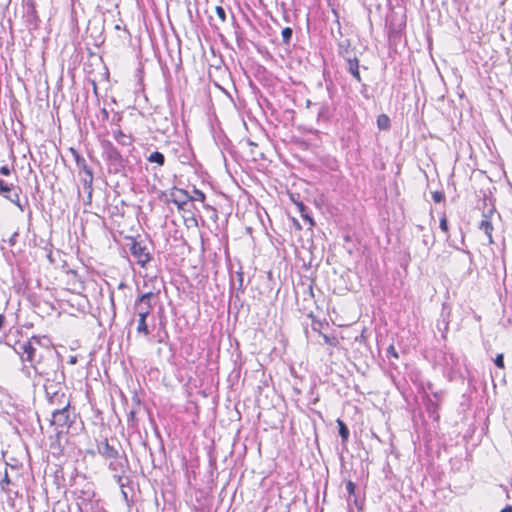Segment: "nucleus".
<instances>
[{
  "mask_svg": "<svg viewBox=\"0 0 512 512\" xmlns=\"http://www.w3.org/2000/svg\"><path fill=\"white\" fill-rule=\"evenodd\" d=\"M97 453L105 459H109V470L115 482L121 488L123 498L128 501V493L125 488L128 486V459L122 445L116 438H104L97 441Z\"/></svg>",
  "mask_w": 512,
  "mask_h": 512,
  "instance_id": "1",
  "label": "nucleus"
},
{
  "mask_svg": "<svg viewBox=\"0 0 512 512\" xmlns=\"http://www.w3.org/2000/svg\"><path fill=\"white\" fill-rule=\"evenodd\" d=\"M31 366L34 373L45 382L65 381L61 355L51 347L40 351L38 358Z\"/></svg>",
  "mask_w": 512,
  "mask_h": 512,
  "instance_id": "2",
  "label": "nucleus"
},
{
  "mask_svg": "<svg viewBox=\"0 0 512 512\" xmlns=\"http://www.w3.org/2000/svg\"><path fill=\"white\" fill-rule=\"evenodd\" d=\"M104 153L107 159L109 181L115 186L116 192L120 195L125 192L128 186L126 174V159L123 158L118 149L110 142L104 145Z\"/></svg>",
  "mask_w": 512,
  "mask_h": 512,
  "instance_id": "3",
  "label": "nucleus"
},
{
  "mask_svg": "<svg viewBox=\"0 0 512 512\" xmlns=\"http://www.w3.org/2000/svg\"><path fill=\"white\" fill-rule=\"evenodd\" d=\"M130 253L142 268L146 267L147 263L152 260L149 242L145 239L130 236Z\"/></svg>",
  "mask_w": 512,
  "mask_h": 512,
  "instance_id": "4",
  "label": "nucleus"
},
{
  "mask_svg": "<svg viewBox=\"0 0 512 512\" xmlns=\"http://www.w3.org/2000/svg\"><path fill=\"white\" fill-rule=\"evenodd\" d=\"M36 345H40V338L33 336L31 339L25 342H19L16 352L20 355L22 362H28L31 366L37 360L39 351Z\"/></svg>",
  "mask_w": 512,
  "mask_h": 512,
  "instance_id": "5",
  "label": "nucleus"
},
{
  "mask_svg": "<svg viewBox=\"0 0 512 512\" xmlns=\"http://www.w3.org/2000/svg\"><path fill=\"white\" fill-rule=\"evenodd\" d=\"M23 19L30 30L39 28L41 20L36 10L35 0H23Z\"/></svg>",
  "mask_w": 512,
  "mask_h": 512,
  "instance_id": "6",
  "label": "nucleus"
},
{
  "mask_svg": "<svg viewBox=\"0 0 512 512\" xmlns=\"http://www.w3.org/2000/svg\"><path fill=\"white\" fill-rule=\"evenodd\" d=\"M155 299L156 295L152 292H147L139 296L134 305L135 313L142 317L150 315Z\"/></svg>",
  "mask_w": 512,
  "mask_h": 512,
  "instance_id": "7",
  "label": "nucleus"
},
{
  "mask_svg": "<svg viewBox=\"0 0 512 512\" xmlns=\"http://www.w3.org/2000/svg\"><path fill=\"white\" fill-rule=\"evenodd\" d=\"M191 198L192 197L189 195V193L186 190L177 188V187H173L170 189L168 198L166 201L174 203L177 206L178 210L188 211L186 209V206L190 202Z\"/></svg>",
  "mask_w": 512,
  "mask_h": 512,
  "instance_id": "8",
  "label": "nucleus"
},
{
  "mask_svg": "<svg viewBox=\"0 0 512 512\" xmlns=\"http://www.w3.org/2000/svg\"><path fill=\"white\" fill-rule=\"evenodd\" d=\"M20 192L21 189L19 187L14 186L13 184H8L3 179H0V195L14 203L21 209V211H23V207L20 204Z\"/></svg>",
  "mask_w": 512,
  "mask_h": 512,
  "instance_id": "9",
  "label": "nucleus"
},
{
  "mask_svg": "<svg viewBox=\"0 0 512 512\" xmlns=\"http://www.w3.org/2000/svg\"><path fill=\"white\" fill-rule=\"evenodd\" d=\"M436 363L440 365L445 372H454L458 365V359L450 352L440 350L436 355Z\"/></svg>",
  "mask_w": 512,
  "mask_h": 512,
  "instance_id": "10",
  "label": "nucleus"
},
{
  "mask_svg": "<svg viewBox=\"0 0 512 512\" xmlns=\"http://www.w3.org/2000/svg\"><path fill=\"white\" fill-rule=\"evenodd\" d=\"M71 423L70 407L53 409L51 425L63 428L70 427Z\"/></svg>",
  "mask_w": 512,
  "mask_h": 512,
  "instance_id": "11",
  "label": "nucleus"
},
{
  "mask_svg": "<svg viewBox=\"0 0 512 512\" xmlns=\"http://www.w3.org/2000/svg\"><path fill=\"white\" fill-rule=\"evenodd\" d=\"M64 383L65 381L45 382L44 389L47 399H57V397L63 399Z\"/></svg>",
  "mask_w": 512,
  "mask_h": 512,
  "instance_id": "12",
  "label": "nucleus"
},
{
  "mask_svg": "<svg viewBox=\"0 0 512 512\" xmlns=\"http://www.w3.org/2000/svg\"><path fill=\"white\" fill-rule=\"evenodd\" d=\"M94 493L81 491L77 497V506L80 512H94L95 503L92 501Z\"/></svg>",
  "mask_w": 512,
  "mask_h": 512,
  "instance_id": "13",
  "label": "nucleus"
},
{
  "mask_svg": "<svg viewBox=\"0 0 512 512\" xmlns=\"http://www.w3.org/2000/svg\"><path fill=\"white\" fill-rule=\"evenodd\" d=\"M344 60L346 62V70L358 83H361L362 78L360 75V65L358 58L355 55H344Z\"/></svg>",
  "mask_w": 512,
  "mask_h": 512,
  "instance_id": "14",
  "label": "nucleus"
},
{
  "mask_svg": "<svg viewBox=\"0 0 512 512\" xmlns=\"http://www.w3.org/2000/svg\"><path fill=\"white\" fill-rule=\"evenodd\" d=\"M494 213V207H490L487 211L483 212V220L479 223V229L482 230L486 236L488 237V242L492 244L493 237H492V231H493V225L491 221L489 220V217Z\"/></svg>",
  "mask_w": 512,
  "mask_h": 512,
  "instance_id": "15",
  "label": "nucleus"
},
{
  "mask_svg": "<svg viewBox=\"0 0 512 512\" xmlns=\"http://www.w3.org/2000/svg\"><path fill=\"white\" fill-rule=\"evenodd\" d=\"M122 120V116L118 115V114H115L113 119H112V135H113V138L115 139V141L122 145V146H125L126 145V134L121 130L118 122H120Z\"/></svg>",
  "mask_w": 512,
  "mask_h": 512,
  "instance_id": "16",
  "label": "nucleus"
},
{
  "mask_svg": "<svg viewBox=\"0 0 512 512\" xmlns=\"http://www.w3.org/2000/svg\"><path fill=\"white\" fill-rule=\"evenodd\" d=\"M80 180L83 184V189H84V192L87 193V196H88V199L89 201L91 200V197H92V192H93V188H92V184H93V172L92 171H86L85 174H80Z\"/></svg>",
  "mask_w": 512,
  "mask_h": 512,
  "instance_id": "17",
  "label": "nucleus"
},
{
  "mask_svg": "<svg viewBox=\"0 0 512 512\" xmlns=\"http://www.w3.org/2000/svg\"><path fill=\"white\" fill-rule=\"evenodd\" d=\"M92 423L94 426L98 427L100 429V432L102 429H105V420L102 411L99 409H93L92 410Z\"/></svg>",
  "mask_w": 512,
  "mask_h": 512,
  "instance_id": "18",
  "label": "nucleus"
},
{
  "mask_svg": "<svg viewBox=\"0 0 512 512\" xmlns=\"http://www.w3.org/2000/svg\"><path fill=\"white\" fill-rule=\"evenodd\" d=\"M336 422H337V425L339 428V435L341 437V442L343 445H346V443L348 442V439H349V435H350L349 429H348L347 425L344 423V421H342L341 419H337Z\"/></svg>",
  "mask_w": 512,
  "mask_h": 512,
  "instance_id": "19",
  "label": "nucleus"
},
{
  "mask_svg": "<svg viewBox=\"0 0 512 512\" xmlns=\"http://www.w3.org/2000/svg\"><path fill=\"white\" fill-rule=\"evenodd\" d=\"M49 404L55 406V408L70 407V400L66 393H63V399L57 397V399H48Z\"/></svg>",
  "mask_w": 512,
  "mask_h": 512,
  "instance_id": "20",
  "label": "nucleus"
},
{
  "mask_svg": "<svg viewBox=\"0 0 512 512\" xmlns=\"http://www.w3.org/2000/svg\"><path fill=\"white\" fill-rule=\"evenodd\" d=\"M244 275L243 272H236V275H231V286L237 290L243 291L244 289Z\"/></svg>",
  "mask_w": 512,
  "mask_h": 512,
  "instance_id": "21",
  "label": "nucleus"
},
{
  "mask_svg": "<svg viewBox=\"0 0 512 512\" xmlns=\"http://www.w3.org/2000/svg\"><path fill=\"white\" fill-rule=\"evenodd\" d=\"M147 160L152 163H157L159 166H163L165 163V156L161 152L154 151L147 157Z\"/></svg>",
  "mask_w": 512,
  "mask_h": 512,
  "instance_id": "22",
  "label": "nucleus"
},
{
  "mask_svg": "<svg viewBox=\"0 0 512 512\" xmlns=\"http://www.w3.org/2000/svg\"><path fill=\"white\" fill-rule=\"evenodd\" d=\"M377 127L380 130H388L390 128V119L386 114H380L377 117Z\"/></svg>",
  "mask_w": 512,
  "mask_h": 512,
  "instance_id": "23",
  "label": "nucleus"
},
{
  "mask_svg": "<svg viewBox=\"0 0 512 512\" xmlns=\"http://www.w3.org/2000/svg\"><path fill=\"white\" fill-rule=\"evenodd\" d=\"M143 67L142 65L140 64L139 67L136 69L135 71V77L137 78V89L135 90V93L139 92V91H143Z\"/></svg>",
  "mask_w": 512,
  "mask_h": 512,
  "instance_id": "24",
  "label": "nucleus"
},
{
  "mask_svg": "<svg viewBox=\"0 0 512 512\" xmlns=\"http://www.w3.org/2000/svg\"><path fill=\"white\" fill-rule=\"evenodd\" d=\"M292 35H293V30L290 27H285L281 32L283 44L290 45L291 40H292Z\"/></svg>",
  "mask_w": 512,
  "mask_h": 512,
  "instance_id": "25",
  "label": "nucleus"
},
{
  "mask_svg": "<svg viewBox=\"0 0 512 512\" xmlns=\"http://www.w3.org/2000/svg\"><path fill=\"white\" fill-rule=\"evenodd\" d=\"M137 331L138 333H143L144 335L149 333L148 326L146 324V317L139 316Z\"/></svg>",
  "mask_w": 512,
  "mask_h": 512,
  "instance_id": "26",
  "label": "nucleus"
},
{
  "mask_svg": "<svg viewBox=\"0 0 512 512\" xmlns=\"http://www.w3.org/2000/svg\"><path fill=\"white\" fill-rule=\"evenodd\" d=\"M317 117L318 120L322 119L324 121H327L330 117L329 107L327 105H321Z\"/></svg>",
  "mask_w": 512,
  "mask_h": 512,
  "instance_id": "27",
  "label": "nucleus"
},
{
  "mask_svg": "<svg viewBox=\"0 0 512 512\" xmlns=\"http://www.w3.org/2000/svg\"><path fill=\"white\" fill-rule=\"evenodd\" d=\"M193 194L194 195L191 196L192 198L190 201H201V202L205 201L206 196L201 190L194 188Z\"/></svg>",
  "mask_w": 512,
  "mask_h": 512,
  "instance_id": "28",
  "label": "nucleus"
},
{
  "mask_svg": "<svg viewBox=\"0 0 512 512\" xmlns=\"http://www.w3.org/2000/svg\"><path fill=\"white\" fill-rule=\"evenodd\" d=\"M215 12H216L219 20L221 21V23L226 22V19H227L226 11L222 6H216Z\"/></svg>",
  "mask_w": 512,
  "mask_h": 512,
  "instance_id": "29",
  "label": "nucleus"
},
{
  "mask_svg": "<svg viewBox=\"0 0 512 512\" xmlns=\"http://www.w3.org/2000/svg\"><path fill=\"white\" fill-rule=\"evenodd\" d=\"M346 490L349 494V497L351 496H355V490H356V485L354 482H352L351 480H348L346 482Z\"/></svg>",
  "mask_w": 512,
  "mask_h": 512,
  "instance_id": "30",
  "label": "nucleus"
},
{
  "mask_svg": "<svg viewBox=\"0 0 512 512\" xmlns=\"http://www.w3.org/2000/svg\"><path fill=\"white\" fill-rule=\"evenodd\" d=\"M432 199L434 200V202L440 203L445 199V195L442 191H434L432 193Z\"/></svg>",
  "mask_w": 512,
  "mask_h": 512,
  "instance_id": "31",
  "label": "nucleus"
},
{
  "mask_svg": "<svg viewBox=\"0 0 512 512\" xmlns=\"http://www.w3.org/2000/svg\"><path fill=\"white\" fill-rule=\"evenodd\" d=\"M114 28H115L116 30H123V31H127V25H126L125 21H124L122 18H119V19L115 22Z\"/></svg>",
  "mask_w": 512,
  "mask_h": 512,
  "instance_id": "32",
  "label": "nucleus"
},
{
  "mask_svg": "<svg viewBox=\"0 0 512 512\" xmlns=\"http://www.w3.org/2000/svg\"><path fill=\"white\" fill-rule=\"evenodd\" d=\"M439 226L444 233H448V221L445 215L441 217Z\"/></svg>",
  "mask_w": 512,
  "mask_h": 512,
  "instance_id": "33",
  "label": "nucleus"
},
{
  "mask_svg": "<svg viewBox=\"0 0 512 512\" xmlns=\"http://www.w3.org/2000/svg\"><path fill=\"white\" fill-rule=\"evenodd\" d=\"M494 363L498 368L503 369L505 367L503 354H498L494 359Z\"/></svg>",
  "mask_w": 512,
  "mask_h": 512,
  "instance_id": "34",
  "label": "nucleus"
},
{
  "mask_svg": "<svg viewBox=\"0 0 512 512\" xmlns=\"http://www.w3.org/2000/svg\"><path fill=\"white\" fill-rule=\"evenodd\" d=\"M77 167L79 168V175L85 174L86 171H92V169L88 166L86 160L83 161L80 165H77Z\"/></svg>",
  "mask_w": 512,
  "mask_h": 512,
  "instance_id": "35",
  "label": "nucleus"
},
{
  "mask_svg": "<svg viewBox=\"0 0 512 512\" xmlns=\"http://www.w3.org/2000/svg\"><path fill=\"white\" fill-rule=\"evenodd\" d=\"M115 394H117L118 397L120 398V401H121V403L123 405V409H124V411H126L125 406H126V403H127V398H126L124 392L119 389L118 391L115 390Z\"/></svg>",
  "mask_w": 512,
  "mask_h": 512,
  "instance_id": "36",
  "label": "nucleus"
},
{
  "mask_svg": "<svg viewBox=\"0 0 512 512\" xmlns=\"http://www.w3.org/2000/svg\"><path fill=\"white\" fill-rule=\"evenodd\" d=\"M9 484H11V480L9 478V475H8L7 471H6L3 479L0 482L1 489L2 490H6V485H9Z\"/></svg>",
  "mask_w": 512,
  "mask_h": 512,
  "instance_id": "37",
  "label": "nucleus"
},
{
  "mask_svg": "<svg viewBox=\"0 0 512 512\" xmlns=\"http://www.w3.org/2000/svg\"><path fill=\"white\" fill-rule=\"evenodd\" d=\"M339 54L344 58V55H355L352 51L348 49V47H344L343 44L339 45Z\"/></svg>",
  "mask_w": 512,
  "mask_h": 512,
  "instance_id": "38",
  "label": "nucleus"
},
{
  "mask_svg": "<svg viewBox=\"0 0 512 512\" xmlns=\"http://www.w3.org/2000/svg\"><path fill=\"white\" fill-rule=\"evenodd\" d=\"M71 151L75 157L76 165H80L83 161H85L84 157H82L75 149L71 148Z\"/></svg>",
  "mask_w": 512,
  "mask_h": 512,
  "instance_id": "39",
  "label": "nucleus"
},
{
  "mask_svg": "<svg viewBox=\"0 0 512 512\" xmlns=\"http://www.w3.org/2000/svg\"><path fill=\"white\" fill-rule=\"evenodd\" d=\"M387 356H392L394 358H398L399 355L395 349V347L393 345H390L388 348H387Z\"/></svg>",
  "mask_w": 512,
  "mask_h": 512,
  "instance_id": "40",
  "label": "nucleus"
},
{
  "mask_svg": "<svg viewBox=\"0 0 512 512\" xmlns=\"http://www.w3.org/2000/svg\"><path fill=\"white\" fill-rule=\"evenodd\" d=\"M438 408V405L433 402L431 399H428V403H427V410L429 412H435Z\"/></svg>",
  "mask_w": 512,
  "mask_h": 512,
  "instance_id": "41",
  "label": "nucleus"
},
{
  "mask_svg": "<svg viewBox=\"0 0 512 512\" xmlns=\"http://www.w3.org/2000/svg\"><path fill=\"white\" fill-rule=\"evenodd\" d=\"M322 336H323V339H324L326 344L333 345V346L336 345L337 341H336V339L334 337L331 338V337H329L328 335H325V334H323Z\"/></svg>",
  "mask_w": 512,
  "mask_h": 512,
  "instance_id": "42",
  "label": "nucleus"
},
{
  "mask_svg": "<svg viewBox=\"0 0 512 512\" xmlns=\"http://www.w3.org/2000/svg\"><path fill=\"white\" fill-rule=\"evenodd\" d=\"M19 236V233L16 231L14 232L11 237L9 238V245L10 246H14L16 245V242H17V237Z\"/></svg>",
  "mask_w": 512,
  "mask_h": 512,
  "instance_id": "43",
  "label": "nucleus"
},
{
  "mask_svg": "<svg viewBox=\"0 0 512 512\" xmlns=\"http://www.w3.org/2000/svg\"><path fill=\"white\" fill-rule=\"evenodd\" d=\"M0 174L5 176L10 175V168L7 165L0 167Z\"/></svg>",
  "mask_w": 512,
  "mask_h": 512,
  "instance_id": "44",
  "label": "nucleus"
},
{
  "mask_svg": "<svg viewBox=\"0 0 512 512\" xmlns=\"http://www.w3.org/2000/svg\"><path fill=\"white\" fill-rule=\"evenodd\" d=\"M31 369H33V368L31 367V365H30V366H23V368H22V372H23L27 377H30V376H31Z\"/></svg>",
  "mask_w": 512,
  "mask_h": 512,
  "instance_id": "45",
  "label": "nucleus"
},
{
  "mask_svg": "<svg viewBox=\"0 0 512 512\" xmlns=\"http://www.w3.org/2000/svg\"><path fill=\"white\" fill-rule=\"evenodd\" d=\"M5 324H6V317L4 316V314L0 313V331L4 328Z\"/></svg>",
  "mask_w": 512,
  "mask_h": 512,
  "instance_id": "46",
  "label": "nucleus"
},
{
  "mask_svg": "<svg viewBox=\"0 0 512 512\" xmlns=\"http://www.w3.org/2000/svg\"><path fill=\"white\" fill-rule=\"evenodd\" d=\"M68 363L70 365H75L77 363V356L73 355L69 357Z\"/></svg>",
  "mask_w": 512,
  "mask_h": 512,
  "instance_id": "47",
  "label": "nucleus"
},
{
  "mask_svg": "<svg viewBox=\"0 0 512 512\" xmlns=\"http://www.w3.org/2000/svg\"><path fill=\"white\" fill-rule=\"evenodd\" d=\"M423 243L425 246H427L428 248H430L433 244H434V241H432L430 244L428 242V239L424 238L423 239Z\"/></svg>",
  "mask_w": 512,
  "mask_h": 512,
  "instance_id": "48",
  "label": "nucleus"
},
{
  "mask_svg": "<svg viewBox=\"0 0 512 512\" xmlns=\"http://www.w3.org/2000/svg\"><path fill=\"white\" fill-rule=\"evenodd\" d=\"M500 512H512V506L507 505L505 508H503Z\"/></svg>",
  "mask_w": 512,
  "mask_h": 512,
  "instance_id": "49",
  "label": "nucleus"
},
{
  "mask_svg": "<svg viewBox=\"0 0 512 512\" xmlns=\"http://www.w3.org/2000/svg\"><path fill=\"white\" fill-rule=\"evenodd\" d=\"M115 209H116L117 211H119V214H120V216H121V217H124V214H125V210H124V208H122V210L120 211V210H119V208H118V205L116 204V205H115Z\"/></svg>",
  "mask_w": 512,
  "mask_h": 512,
  "instance_id": "50",
  "label": "nucleus"
},
{
  "mask_svg": "<svg viewBox=\"0 0 512 512\" xmlns=\"http://www.w3.org/2000/svg\"><path fill=\"white\" fill-rule=\"evenodd\" d=\"M126 287V283L125 282H120L119 285H118V289H123Z\"/></svg>",
  "mask_w": 512,
  "mask_h": 512,
  "instance_id": "51",
  "label": "nucleus"
},
{
  "mask_svg": "<svg viewBox=\"0 0 512 512\" xmlns=\"http://www.w3.org/2000/svg\"><path fill=\"white\" fill-rule=\"evenodd\" d=\"M353 502H354L355 506L359 508V502H358V498L356 495L354 496Z\"/></svg>",
  "mask_w": 512,
  "mask_h": 512,
  "instance_id": "52",
  "label": "nucleus"
},
{
  "mask_svg": "<svg viewBox=\"0 0 512 512\" xmlns=\"http://www.w3.org/2000/svg\"><path fill=\"white\" fill-rule=\"evenodd\" d=\"M433 396H434L436 399H438V398H440V396H441V392H434V393H433Z\"/></svg>",
  "mask_w": 512,
  "mask_h": 512,
  "instance_id": "53",
  "label": "nucleus"
},
{
  "mask_svg": "<svg viewBox=\"0 0 512 512\" xmlns=\"http://www.w3.org/2000/svg\"><path fill=\"white\" fill-rule=\"evenodd\" d=\"M129 415H130V421H132V420H133V418H134V412H133V411H130V412H129Z\"/></svg>",
  "mask_w": 512,
  "mask_h": 512,
  "instance_id": "54",
  "label": "nucleus"
},
{
  "mask_svg": "<svg viewBox=\"0 0 512 512\" xmlns=\"http://www.w3.org/2000/svg\"><path fill=\"white\" fill-rule=\"evenodd\" d=\"M120 203L122 204V206H125V201L123 199L120 200Z\"/></svg>",
  "mask_w": 512,
  "mask_h": 512,
  "instance_id": "55",
  "label": "nucleus"
},
{
  "mask_svg": "<svg viewBox=\"0 0 512 512\" xmlns=\"http://www.w3.org/2000/svg\"><path fill=\"white\" fill-rule=\"evenodd\" d=\"M283 512H290V511H289V509L287 508V509H286L285 511H283Z\"/></svg>",
  "mask_w": 512,
  "mask_h": 512,
  "instance_id": "56",
  "label": "nucleus"
}]
</instances>
